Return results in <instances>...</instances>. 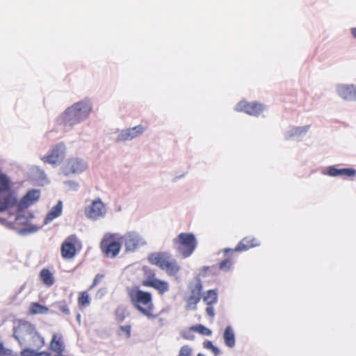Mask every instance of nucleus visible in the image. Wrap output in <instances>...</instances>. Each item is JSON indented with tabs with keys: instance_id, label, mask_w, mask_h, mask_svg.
<instances>
[{
	"instance_id": "50",
	"label": "nucleus",
	"mask_w": 356,
	"mask_h": 356,
	"mask_svg": "<svg viewBox=\"0 0 356 356\" xmlns=\"http://www.w3.org/2000/svg\"><path fill=\"white\" fill-rule=\"evenodd\" d=\"M209 269V267L208 266H203L202 268V271L203 273H206Z\"/></svg>"
},
{
	"instance_id": "32",
	"label": "nucleus",
	"mask_w": 356,
	"mask_h": 356,
	"mask_svg": "<svg viewBox=\"0 0 356 356\" xmlns=\"http://www.w3.org/2000/svg\"><path fill=\"white\" fill-rule=\"evenodd\" d=\"M22 356H49V353L38 352L35 350L26 349L24 351L21 352Z\"/></svg>"
},
{
	"instance_id": "45",
	"label": "nucleus",
	"mask_w": 356,
	"mask_h": 356,
	"mask_svg": "<svg viewBox=\"0 0 356 356\" xmlns=\"http://www.w3.org/2000/svg\"><path fill=\"white\" fill-rule=\"evenodd\" d=\"M211 350L212 351L215 356H218L220 354V350L215 346L212 348Z\"/></svg>"
},
{
	"instance_id": "34",
	"label": "nucleus",
	"mask_w": 356,
	"mask_h": 356,
	"mask_svg": "<svg viewBox=\"0 0 356 356\" xmlns=\"http://www.w3.org/2000/svg\"><path fill=\"white\" fill-rule=\"evenodd\" d=\"M15 220L20 224L25 225L29 221V218L23 213V211L18 210V212L15 217Z\"/></svg>"
},
{
	"instance_id": "13",
	"label": "nucleus",
	"mask_w": 356,
	"mask_h": 356,
	"mask_svg": "<svg viewBox=\"0 0 356 356\" xmlns=\"http://www.w3.org/2000/svg\"><path fill=\"white\" fill-rule=\"evenodd\" d=\"M145 131V128L142 125H138L131 128L121 130L115 138V143H122L131 140L140 136Z\"/></svg>"
},
{
	"instance_id": "18",
	"label": "nucleus",
	"mask_w": 356,
	"mask_h": 356,
	"mask_svg": "<svg viewBox=\"0 0 356 356\" xmlns=\"http://www.w3.org/2000/svg\"><path fill=\"white\" fill-rule=\"evenodd\" d=\"M0 223L6 225L10 229L15 230L16 232L21 236H27L31 234H34L39 230V227L33 225L23 228H16L15 222H8L5 218H0Z\"/></svg>"
},
{
	"instance_id": "8",
	"label": "nucleus",
	"mask_w": 356,
	"mask_h": 356,
	"mask_svg": "<svg viewBox=\"0 0 356 356\" xmlns=\"http://www.w3.org/2000/svg\"><path fill=\"white\" fill-rule=\"evenodd\" d=\"M120 240L127 252H134L147 244L145 239L135 231L128 232L120 236Z\"/></svg>"
},
{
	"instance_id": "35",
	"label": "nucleus",
	"mask_w": 356,
	"mask_h": 356,
	"mask_svg": "<svg viewBox=\"0 0 356 356\" xmlns=\"http://www.w3.org/2000/svg\"><path fill=\"white\" fill-rule=\"evenodd\" d=\"M64 184L67 186L69 191H77L79 189V184L74 180L64 181Z\"/></svg>"
},
{
	"instance_id": "21",
	"label": "nucleus",
	"mask_w": 356,
	"mask_h": 356,
	"mask_svg": "<svg viewBox=\"0 0 356 356\" xmlns=\"http://www.w3.org/2000/svg\"><path fill=\"white\" fill-rule=\"evenodd\" d=\"M63 211V202L61 200H58L57 204L51 208V209L48 212L46 217L44 220V224L47 225L54 220L55 218L59 217Z\"/></svg>"
},
{
	"instance_id": "4",
	"label": "nucleus",
	"mask_w": 356,
	"mask_h": 356,
	"mask_svg": "<svg viewBox=\"0 0 356 356\" xmlns=\"http://www.w3.org/2000/svg\"><path fill=\"white\" fill-rule=\"evenodd\" d=\"M128 296L133 307L148 318H154V304L151 293L144 291L135 286L127 290Z\"/></svg>"
},
{
	"instance_id": "43",
	"label": "nucleus",
	"mask_w": 356,
	"mask_h": 356,
	"mask_svg": "<svg viewBox=\"0 0 356 356\" xmlns=\"http://www.w3.org/2000/svg\"><path fill=\"white\" fill-rule=\"evenodd\" d=\"M124 314L123 313V312H120L119 310H117L116 312V319L118 322H122L124 320Z\"/></svg>"
},
{
	"instance_id": "17",
	"label": "nucleus",
	"mask_w": 356,
	"mask_h": 356,
	"mask_svg": "<svg viewBox=\"0 0 356 356\" xmlns=\"http://www.w3.org/2000/svg\"><path fill=\"white\" fill-rule=\"evenodd\" d=\"M76 241L77 237L75 235H70L64 241L61 246V255L63 258L71 259L74 257Z\"/></svg>"
},
{
	"instance_id": "42",
	"label": "nucleus",
	"mask_w": 356,
	"mask_h": 356,
	"mask_svg": "<svg viewBox=\"0 0 356 356\" xmlns=\"http://www.w3.org/2000/svg\"><path fill=\"white\" fill-rule=\"evenodd\" d=\"M104 275H101V274H97L94 280H93V282L92 283V285L90 286V288H92L94 287L95 286H96L99 282L100 280L103 278Z\"/></svg>"
},
{
	"instance_id": "52",
	"label": "nucleus",
	"mask_w": 356,
	"mask_h": 356,
	"mask_svg": "<svg viewBox=\"0 0 356 356\" xmlns=\"http://www.w3.org/2000/svg\"><path fill=\"white\" fill-rule=\"evenodd\" d=\"M41 174H42V176H45V174H44V172H41Z\"/></svg>"
},
{
	"instance_id": "5",
	"label": "nucleus",
	"mask_w": 356,
	"mask_h": 356,
	"mask_svg": "<svg viewBox=\"0 0 356 356\" xmlns=\"http://www.w3.org/2000/svg\"><path fill=\"white\" fill-rule=\"evenodd\" d=\"M177 252L184 258L189 257L197 248V241L193 233H180L173 239Z\"/></svg>"
},
{
	"instance_id": "1",
	"label": "nucleus",
	"mask_w": 356,
	"mask_h": 356,
	"mask_svg": "<svg viewBox=\"0 0 356 356\" xmlns=\"http://www.w3.org/2000/svg\"><path fill=\"white\" fill-rule=\"evenodd\" d=\"M40 197V191L33 188L29 190L22 198L17 202L16 193L13 189L11 178L0 169V212L17 207V209H24L33 204Z\"/></svg>"
},
{
	"instance_id": "44",
	"label": "nucleus",
	"mask_w": 356,
	"mask_h": 356,
	"mask_svg": "<svg viewBox=\"0 0 356 356\" xmlns=\"http://www.w3.org/2000/svg\"><path fill=\"white\" fill-rule=\"evenodd\" d=\"M214 346L213 343L211 341L207 340L203 343V347L208 350H211Z\"/></svg>"
},
{
	"instance_id": "15",
	"label": "nucleus",
	"mask_w": 356,
	"mask_h": 356,
	"mask_svg": "<svg viewBox=\"0 0 356 356\" xmlns=\"http://www.w3.org/2000/svg\"><path fill=\"white\" fill-rule=\"evenodd\" d=\"M311 124L290 127L284 133V139L289 140H301L309 131Z\"/></svg>"
},
{
	"instance_id": "30",
	"label": "nucleus",
	"mask_w": 356,
	"mask_h": 356,
	"mask_svg": "<svg viewBox=\"0 0 356 356\" xmlns=\"http://www.w3.org/2000/svg\"><path fill=\"white\" fill-rule=\"evenodd\" d=\"M56 336L54 335L50 343V348L53 351L57 353L58 355H61V352L63 351L62 343L60 340H56Z\"/></svg>"
},
{
	"instance_id": "36",
	"label": "nucleus",
	"mask_w": 356,
	"mask_h": 356,
	"mask_svg": "<svg viewBox=\"0 0 356 356\" xmlns=\"http://www.w3.org/2000/svg\"><path fill=\"white\" fill-rule=\"evenodd\" d=\"M232 266V262L231 259L227 258V259L222 260L219 264V268L222 270L227 271L230 269Z\"/></svg>"
},
{
	"instance_id": "47",
	"label": "nucleus",
	"mask_w": 356,
	"mask_h": 356,
	"mask_svg": "<svg viewBox=\"0 0 356 356\" xmlns=\"http://www.w3.org/2000/svg\"><path fill=\"white\" fill-rule=\"evenodd\" d=\"M184 177V174H182V175H179V176H177V177H175L172 179V181H173L174 182H175V181H177L179 179H181V178H182V177Z\"/></svg>"
},
{
	"instance_id": "39",
	"label": "nucleus",
	"mask_w": 356,
	"mask_h": 356,
	"mask_svg": "<svg viewBox=\"0 0 356 356\" xmlns=\"http://www.w3.org/2000/svg\"><path fill=\"white\" fill-rule=\"evenodd\" d=\"M11 351L4 347L2 342H0V356L10 355Z\"/></svg>"
},
{
	"instance_id": "40",
	"label": "nucleus",
	"mask_w": 356,
	"mask_h": 356,
	"mask_svg": "<svg viewBox=\"0 0 356 356\" xmlns=\"http://www.w3.org/2000/svg\"><path fill=\"white\" fill-rule=\"evenodd\" d=\"M120 330L126 333L127 338H130L131 330V325H122V326H120Z\"/></svg>"
},
{
	"instance_id": "22",
	"label": "nucleus",
	"mask_w": 356,
	"mask_h": 356,
	"mask_svg": "<svg viewBox=\"0 0 356 356\" xmlns=\"http://www.w3.org/2000/svg\"><path fill=\"white\" fill-rule=\"evenodd\" d=\"M222 338L225 344L232 348L236 345V336L233 327L231 325H227L224 330Z\"/></svg>"
},
{
	"instance_id": "31",
	"label": "nucleus",
	"mask_w": 356,
	"mask_h": 356,
	"mask_svg": "<svg viewBox=\"0 0 356 356\" xmlns=\"http://www.w3.org/2000/svg\"><path fill=\"white\" fill-rule=\"evenodd\" d=\"M51 306L57 309H59L64 314L68 315L70 313L68 305L65 300L56 302Z\"/></svg>"
},
{
	"instance_id": "29",
	"label": "nucleus",
	"mask_w": 356,
	"mask_h": 356,
	"mask_svg": "<svg viewBox=\"0 0 356 356\" xmlns=\"http://www.w3.org/2000/svg\"><path fill=\"white\" fill-rule=\"evenodd\" d=\"M191 330L197 332L198 333L204 336H210L212 334V332L210 329H209L208 327H205L202 324L191 326Z\"/></svg>"
},
{
	"instance_id": "28",
	"label": "nucleus",
	"mask_w": 356,
	"mask_h": 356,
	"mask_svg": "<svg viewBox=\"0 0 356 356\" xmlns=\"http://www.w3.org/2000/svg\"><path fill=\"white\" fill-rule=\"evenodd\" d=\"M201 298L200 297H195L189 296L186 298V310H192L195 311L197 309V305L200 301Z\"/></svg>"
},
{
	"instance_id": "41",
	"label": "nucleus",
	"mask_w": 356,
	"mask_h": 356,
	"mask_svg": "<svg viewBox=\"0 0 356 356\" xmlns=\"http://www.w3.org/2000/svg\"><path fill=\"white\" fill-rule=\"evenodd\" d=\"M206 312L208 316L211 317H213L215 316V310L213 307V305H208L206 308Z\"/></svg>"
},
{
	"instance_id": "27",
	"label": "nucleus",
	"mask_w": 356,
	"mask_h": 356,
	"mask_svg": "<svg viewBox=\"0 0 356 356\" xmlns=\"http://www.w3.org/2000/svg\"><path fill=\"white\" fill-rule=\"evenodd\" d=\"M49 311L47 307L44 305H42L38 302H32L30 306V312L32 314H47Z\"/></svg>"
},
{
	"instance_id": "26",
	"label": "nucleus",
	"mask_w": 356,
	"mask_h": 356,
	"mask_svg": "<svg viewBox=\"0 0 356 356\" xmlns=\"http://www.w3.org/2000/svg\"><path fill=\"white\" fill-rule=\"evenodd\" d=\"M203 301L207 305H213L218 301V293L216 290L210 289L207 291L206 295L203 297Z\"/></svg>"
},
{
	"instance_id": "33",
	"label": "nucleus",
	"mask_w": 356,
	"mask_h": 356,
	"mask_svg": "<svg viewBox=\"0 0 356 356\" xmlns=\"http://www.w3.org/2000/svg\"><path fill=\"white\" fill-rule=\"evenodd\" d=\"M79 305L83 307H86L89 305L90 304V297L88 293L86 291H83L81 293L79 297Z\"/></svg>"
},
{
	"instance_id": "49",
	"label": "nucleus",
	"mask_w": 356,
	"mask_h": 356,
	"mask_svg": "<svg viewBox=\"0 0 356 356\" xmlns=\"http://www.w3.org/2000/svg\"><path fill=\"white\" fill-rule=\"evenodd\" d=\"M81 314H77V315H76V320L79 321V323L81 322Z\"/></svg>"
},
{
	"instance_id": "51",
	"label": "nucleus",
	"mask_w": 356,
	"mask_h": 356,
	"mask_svg": "<svg viewBox=\"0 0 356 356\" xmlns=\"http://www.w3.org/2000/svg\"><path fill=\"white\" fill-rule=\"evenodd\" d=\"M197 356H205V355L204 354H202V353H198L197 355Z\"/></svg>"
},
{
	"instance_id": "46",
	"label": "nucleus",
	"mask_w": 356,
	"mask_h": 356,
	"mask_svg": "<svg viewBox=\"0 0 356 356\" xmlns=\"http://www.w3.org/2000/svg\"><path fill=\"white\" fill-rule=\"evenodd\" d=\"M350 31H351V34H352V35H353L355 38H356V28H352V29H350Z\"/></svg>"
},
{
	"instance_id": "14",
	"label": "nucleus",
	"mask_w": 356,
	"mask_h": 356,
	"mask_svg": "<svg viewBox=\"0 0 356 356\" xmlns=\"http://www.w3.org/2000/svg\"><path fill=\"white\" fill-rule=\"evenodd\" d=\"M144 286L152 287L156 289L161 294L168 292L170 289V286L168 282L159 280L154 277V274L147 275V279L142 282Z\"/></svg>"
},
{
	"instance_id": "20",
	"label": "nucleus",
	"mask_w": 356,
	"mask_h": 356,
	"mask_svg": "<svg viewBox=\"0 0 356 356\" xmlns=\"http://www.w3.org/2000/svg\"><path fill=\"white\" fill-rule=\"evenodd\" d=\"M356 86L341 84L337 87V94L342 99L348 101H355Z\"/></svg>"
},
{
	"instance_id": "38",
	"label": "nucleus",
	"mask_w": 356,
	"mask_h": 356,
	"mask_svg": "<svg viewBox=\"0 0 356 356\" xmlns=\"http://www.w3.org/2000/svg\"><path fill=\"white\" fill-rule=\"evenodd\" d=\"M193 331V330H191V327H190L188 330L182 331L181 333V335L185 339L193 340L194 339V335L192 333Z\"/></svg>"
},
{
	"instance_id": "3",
	"label": "nucleus",
	"mask_w": 356,
	"mask_h": 356,
	"mask_svg": "<svg viewBox=\"0 0 356 356\" xmlns=\"http://www.w3.org/2000/svg\"><path fill=\"white\" fill-rule=\"evenodd\" d=\"M13 337L18 341L20 346L26 349L38 351L44 343L42 337L35 326L28 321L21 322L17 328H14Z\"/></svg>"
},
{
	"instance_id": "19",
	"label": "nucleus",
	"mask_w": 356,
	"mask_h": 356,
	"mask_svg": "<svg viewBox=\"0 0 356 356\" xmlns=\"http://www.w3.org/2000/svg\"><path fill=\"white\" fill-rule=\"evenodd\" d=\"M255 241H256V239L254 238H244L238 243V245L236 246V248L234 249L225 248V249H224L223 251L225 254L229 252H233L234 251H236V252L245 251L251 248L259 245V243H254Z\"/></svg>"
},
{
	"instance_id": "9",
	"label": "nucleus",
	"mask_w": 356,
	"mask_h": 356,
	"mask_svg": "<svg viewBox=\"0 0 356 356\" xmlns=\"http://www.w3.org/2000/svg\"><path fill=\"white\" fill-rule=\"evenodd\" d=\"M88 167V163L83 159L73 157L69 159L62 167V173L65 176L70 175H79L84 172Z\"/></svg>"
},
{
	"instance_id": "37",
	"label": "nucleus",
	"mask_w": 356,
	"mask_h": 356,
	"mask_svg": "<svg viewBox=\"0 0 356 356\" xmlns=\"http://www.w3.org/2000/svg\"><path fill=\"white\" fill-rule=\"evenodd\" d=\"M192 348L188 345L183 346L179 352V356H191Z\"/></svg>"
},
{
	"instance_id": "7",
	"label": "nucleus",
	"mask_w": 356,
	"mask_h": 356,
	"mask_svg": "<svg viewBox=\"0 0 356 356\" xmlns=\"http://www.w3.org/2000/svg\"><path fill=\"white\" fill-rule=\"evenodd\" d=\"M107 207L100 197L93 200L90 204L84 209V213L87 218L97 221L103 219L107 213Z\"/></svg>"
},
{
	"instance_id": "24",
	"label": "nucleus",
	"mask_w": 356,
	"mask_h": 356,
	"mask_svg": "<svg viewBox=\"0 0 356 356\" xmlns=\"http://www.w3.org/2000/svg\"><path fill=\"white\" fill-rule=\"evenodd\" d=\"M195 280H196V283L195 284H190V285H189L188 288H189L190 292H191L190 296H195V297H200V298H202V291L203 289V285L202 284V281L200 279V277H196Z\"/></svg>"
},
{
	"instance_id": "16",
	"label": "nucleus",
	"mask_w": 356,
	"mask_h": 356,
	"mask_svg": "<svg viewBox=\"0 0 356 356\" xmlns=\"http://www.w3.org/2000/svg\"><path fill=\"white\" fill-rule=\"evenodd\" d=\"M171 258L172 255L168 252H157L149 254L148 261L163 270Z\"/></svg>"
},
{
	"instance_id": "10",
	"label": "nucleus",
	"mask_w": 356,
	"mask_h": 356,
	"mask_svg": "<svg viewBox=\"0 0 356 356\" xmlns=\"http://www.w3.org/2000/svg\"><path fill=\"white\" fill-rule=\"evenodd\" d=\"M65 145L60 142L55 145L47 156H44L42 160L45 163L53 165L60 164L65 156Z\"/></svg>"
},
{
	"instance_id": "2",
	"label": "nucleus",
	"mask_w": 356,
	"mask_h": 356,
	"mask_svg": "<svg viewBox=\"0 0 356 356\" xmlns=\"http://www.w3.org/2000/svg\"><path fill=\"white\" fill-rule=\"evenodd\" d=\"M92 110L91 101L85 98L68 106L56 118L58 124L65 129H72L74 126L86 120Z\"/></svg>"
},
{
	"instance_id": "6",
	"label": "nucleus",
	"mask_w": 356,
	"mask_h": 356,
	"mask_svg": "<svg viewBox=\"0 0 356 356\" xmlns=\"http://www.w3.org/2000/svg\"><path fill=\"white\" fill-rule=\"evenodd\" d=\"M120 235L118 233H106L101 241L102 251L108 257L114 258L121 249Z\"/></svg>"
},
{
	"instance_id": "23",
	"label": "nucleus",
	"mask_w": 356,
	"mask_h": 356,
	"mask_svg": "<svg viewBox=\"0 0 356 356\" xmlns=\"http://www.w3.org/2000/svg\"><path fill=\"white\" fill-rule=\"evenodd\" d=\"M180 270V267L178 265L177 261L172 257L167 264L166 267L163 270H165L166 273L170 276H175Z\"/></svg>"
},
{
	"instance_id": "25",
	"label": "nucleus",
	"mask_w": 356,
	"mask_h": 356,
	"mask_svg": "<svg viewBox=\"0 0 356 356\" xmlns=\"http://www.w3.org/2000/svg\"><path fill=\"white\" fill-rule=\"evenodd\" d=\"M40 277L42 282L47 286H51L54 283V277L53 274L47 268H43L40 271Z\"/></svg>"
},
{
	"instance_id": "12",
	"label": "nucleus",
	"mask_w": 356,
	"mask_h": 356,
	"mask_svg": "<svg viewBox=\"0 0 356 356\" xmlns=\"http://www.w3.org/2000/svg\"><path fill=\"white\" fill-rule=\"evenodd\" d=\"M322 174L331 177H356V169L352 168H338L337 165H330L322 171Z\"/></svg>"
},
{
	"instance_id": "53",
	"label": "nucleus",
	"mask_w": 356,
	"mask_h": 356,
	"mask_svg": "<svg viewBox=\"0 0 356 356\" xmlns=\"http://www.w3.org/2000/svg\"><path fill=\"white\" fill-rule=\"evenodd\" d=\"M121 208L120 207H118V211H120Z\"/></svg>"
},
{
	"instance_id": "11",
	"label": "nucleus",
	"mask_w": 356,
	"mask_h": 356,
	"mask_svg": "<svg viewBox=\"0 0 356 356\" xmlns=\"http://www.w3.org/2000/svg\"><path fill=\"white\" fill-rule=\"evenodd\" d=\"M265 109V105L257 102H248L245 100L239 102L235 106V111L243 112L250 115L259 116Z\"/></svg>"
},
{
	"instance_id": "48",
	"label": "nucleus",
	"mask_w": 356,
	"mask_h": 356,
	"mask_svg": "<svg viewBox=\"0 0 356 356\" xmlns=\"http://www.w3.org/2000/svg\"><path fill=\"white\" fill-rule=\"evenodd\" d=\"M26 216L29 218V220L34 217L32 213H29Z\"/></svg>"
}]
</instances>
